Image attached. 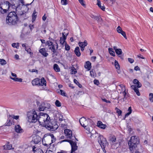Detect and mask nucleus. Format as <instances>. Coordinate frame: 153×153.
<instances>
[{"label": "nucleus", "mask_w": 153, "mask_h": 153, "mask_svg": "<svg viewBox=\"0 0 153 153\" xmlns=\"http://www.w3.org/2000/svg\"><path fill=\"white\" fill-rule=\"evenodd\" d=\"M46 45L48 46V49L51 50L53 56H54L55 55L57 56V55L56 53V50L58 49V46L57 43L54 44L52 42L49 40L47 41L46 42Z\"/></svg>", "instance_id": "obj_1"}, {"label": "nucleus", "mask_w": 153, "mask_h": 153, "mask_svg": "<svg viewBox=\"0 0 153 153\" xmlns=\"http://www.w3.org/2000/svg\"><path fill=\"white\" fill-rule=\"evenodd\" d=\"M18 20L17 15L14 11L10 12L6 19L7 23H10L12 25L15 24Z\"/></svg>", "instance_id": "obj_2"}, {"label": "nucleus", "mask_w": 153, "mask_h": 153, "mask_svg": "<svg viewBox=\"0 0 153 153\" xmlns=\"http://www.w3.org/2000/svg\"><path fill=\"white\" fill-rule=\"evenodd\" d=\"M0 4L2 6V7L4 8V10L6 12L8 11L9 9L11 7L14 9H16V10H17V9L18 7L17 6L18 5L17 4H16V3L11 2V3L9 2L8 1H5L4 3H1Z\"/></svg>", "instance_id": "obj_3"}, {"label": "nucleus", "mask_w": 153, "mask_h": 153, "mask_svg": "<svg viewBox=\"0 0 153 153\" xmlns=\"http://www.w3.org/2000/svg\"><path fill=\"white\" fill-rule=\"evenodd\" d=\"M38 121L40 123H44L45 125L50 120L48 115L46 113L40 112L38 114Z\"/></svg>", "instance_id": "obj_4"}, {"label": "nucleus", "mask_w": 153, "mask_h": 153, "mask_svg": "<svg viewBox=\"0 0 153 153\" xmlns=\"http://www.w3.org/2000/svg\"><path fill=\"white\" fill-rule=\"evenodd\" d=\"M38 114L34 110L29 111V123H35L38 121Z\"/></svg>", "instance_id": "obj_5"}, {"label": "nucleus", "mask_w": 153, "mask_h": 153, "mask_svg": "<svg viewBox=\"0 0 153 153\" xmlns=\"http://www.w3.org/2000/svg\"><path fill=\"white\" fill-rule=\"evenodd\" d=\"M49 130L54 131L56 130L58 127V126L56 121L53 120H49V122H47L45 125Z\"/></svg>", "instance_id": "obj_6"}, {"label": "nucleus", "mask_w": 153, "mask_h": 153, "mask_svg": "<svg viewBox=\"0 0 153 153\" xmlns=\"http://www.w3.org/2000/svg\"><path fill=\"white\" fill-rule=\"evenodd\" d=\"M32 83L33 85L39 86L44 85L45 86L46 85V82L43 77H42L41 79L36 78L32 80Z\"/></svg>", "instance_id": "obj_7"}, {"label": "nucleus", "mask_w": 153, "mask_h": 153, "mask_svg": "<svg viewBox=\"0 0 153 153\" xmlns=\"http://www.w3.org/2000/svg\"><path fill=\"white\" fill-rule=\"evenodd\" d=\"M98 142L102 149H104L107 145V142L105 138L102 135H100L97 138Z\"/></svg>", "instance_id": "obj_8"}, {"label": "nucleus", "mask_w": 153, "mask_h": 153, "mask_svg": "<svg viewBox=\"0 0 153 153\" xmlns=\"http://www.w3.org/2000/svg\"><path fill=\"white\" fill-rule=\"evenodd\" d=\"M51 105L48 103L43 102L39 105L38 109L40 111L47 110L50 108Z\"/></svg>", "instance_id": "obj_9"}, {"label": "nucleus", "mask_w": 153, "mask_h": 153, "mask_svg": "<svg viewBox=\"0 0 153 153\" xmlns=\"http://www.w3.org/2000/svg\"><path fill=\"white\" fill-rule=\"evenodd\" d=\"M128 142L137 146L139 143V141L138 138L136 136H132L131 137Z\"/></svg>", "instance_id": "obj_10"}, {"label": "nucleus", "mask_w": 153, "mask_h": 153, "mask_svg": "<svg viewBox=\"0 0 153 153\" xmlns=\"http://www.w3.org/2000/svg\"><path fill=\"white\" fill-rule=\"evenodd\" d=\"M79 121L82 126L85 129H86L87 130H89V129L87 128V126L86 125L87 121L85 118L84 117L81 118L79 119Z\"/></svg>", "instance_id": "obj_11"}, {"label": "nucleus", "mask_w": 153, "mask_h": 153, "mask_svg": "<svg viewBox=\"0 0 153 153\" xmlns=\"http://www.w3.org/2000/svg\"><path fill=\"white\" fill-rule=\"evenodd\" d=\"M70 143L71 147V153H73V152L77 149V146H76V143L72 141H71Z\"/></svg>", "instance_id": "obj_12"}, {"label": "nucleus", "mask_w": 153, "mask_h": 153, "mask_svg": "<svg viewBox=\"0 0 153 153\" xmlns=\"http://www.w3.org/2000/svg\"><path fill=\"white\" fill-rule=\"evenodd\" d=\"M78 45L80 48L81 51H83L84 50L85 47L87 45L88 43L86 40H85L83 42H79Z\"/></svg>", "instance_id": "obj_13"}, {"label": "nucleus", "mask_w": 153, "mask_h": 153, "mask_svg": "<svg viewBox=\"0 0 153 153\" xmlns=\"http://www.w3.org/2000/svg\"><path fill=\"white\" fill-rule=\"evenodd\" d=\"M11 75L12 76L14 77L13 78L10 76V78L12 79L14 81L16 82H22V79L21 78H18L17 77V75L16 74L13 73L12 72L11 73Z\"/></svg>", "instance_id": "obj_14"}, {"label": "nucleus", "mask_w": 153, "mask_h": 153, "mask_svg": "<svg viewBox=\"0 0 153 153\" xmlns=\"http://www.w3.org/2000/svg\"><path fill=\"white\" fill-rule=\"evenodd\" d=\"M64 133L68 138L71 139L72 135V131L70 129H66L64 130Z\"/></svg>", "instance_id": "obj_15"}, {"label": "nucleus", "mask_w": 153, "mask_h": 153, "mask_svg": "<svg viewBox=\"0 0 153 153\" xmlns=\"http://www.w3.org/2000/svg\"><path fill=\"white\" fill-rule=\"evenodd\" d=\"M128 144L130 152H134V150H135L136 148L137 147V146L129 142L128 143Z\"/></svg>", "instance_id": "obj_16"}, {"label": "nucleus", "mask_w": 153, "mask_h": 153, "mask_svg": "<svg viewBox=\"0 0 153 153\" xmlns=\"http://www.w3.org/2000/svg\"><path fill=\"white\" fill-rule=\"evenodd\" d=\"M39 52L44 57H47L48 55V53H47V51L45 48H43L40 49L39 50Z\"/></svg>", "instance_id": "obj_17"}, {"label": "nucleus", "mask_w": 153, "mask_h": 153, "mask_svg": "<svg viewBox=\"0 0 153 153\" xmlns=\"http://www.w3.org/2000/svg\"><path fill=\"white\" fill-rule=\"evenodd\" d=\"M11 116L9 115L8 116L7 120L5 123V126H10L12 124L13 119L11 118Z\"/></svg>", "instance_id": "obj_18"}, {"label": "nucleus", "mask_w": 153, "mask_h": 153, "mask_svg": "<svg viewBox=\"0 0 153 153\" xmlns=\"http://www.w3.org/2000/svg\"><path fill=\"white\" fill-rule=\"evenodd\" d=\"M15 130L16 132L18 133H22L23 132V129L19 125H17L15 126Z\"/></svg>", "instance_id": "obj_19"}, {"label": "nucleus", "mask_w": 153, "mask_h": 153, "mask_svg": "<svg viewBox=\"0 0 153 153\" xmlns=\"http://www.w3.org/2000/svg\"><path fill=\"white\" fill-rule=\"evenodd\" d=\"M120 86L123 89V90H124V91H123L122 92V94H123V95L124 96V98L123 99L124 100V99H126L128 97V95L126 94V88L125 86L123 85H120Z\"/></svg>", "instance_id": "obj_20"}, {"label": "nucleus", "mask_w": 153, "mask_h": 153, "mask_svg": "<svg viewBox=\"0 0 153 153\" xmlns=\"http://www.w3.org/2000/svg\"><path fill=\"white\" fill-rule=\"evenodd\" d=\"M41 137L39 136H36L33 139V142L35 144H37L41 140Z\"/></svg>", "instance_id": "obj_21"}, {"label": "nucleus", "mask_w": 153, "mask_h": 153, "mask_svg": "<svg viewBox=\"0 0 153 153\" xmlns=\"http://www.w3.org/2000/svg\"><path fill=\"white\" fill-rule=\"evenodd\" d=\"M97 126L102 129H105L106 127V125L105 124H103L102 122L100 121L97 122Z\"/></svg>", "instance_id": "obj_22"}, {"label": "nucleus", "mask_w": 153, "mask_h": 153, "mask_svg": "<svg viewBox=\"0 0 153 153\" xmlns=\"http://www.w3.org/2000/svg\"><path fill=\"white\" fill-rule=\"evenodd\" d=\"M131 88L134 91V92L136 93L137 96H139L140 95V93L138 89V88L136 87V86L135 85H132L131 86Z\"/></svg>", "instance_id": "obj_23"}, {"label": "nucleus", "mask_w": 153, "mask_h": 153, "mask_svg": "<svg viewBox=\"0 0 153 153\" xmlns=\"http://www.w3.org/2000/svg\"><path fill=\"white\" fill-rule=\"evenodd\" d=\"M133 82L134 84L136 85V87L140 88L141 87L142 84L137 79H134L133 80Z\"/></svg>", "instance_id": "obj_24"}, {"label": "nucleus", "mask_w": 153, "mask_h": 153, "mask_svg": "<svg viewBox=\"0 0 153 153\" xmlns=\"http://www.w3.org/2000/svg\"><path fill=\"white\" fill-rule=\"evenodd\" d=\"M74 52L76 56L79 57L81 55V53L80 52V49L78 47H76L74 51Z\"/></svg>", "instance_id": "obj_25"}, {"label": "nucleus", "mask_w": 153, "mask_h": 153, "mask_svg": "<svg viewBox=\"0 0 153 153\" xmlns=\"http://www.w3.org/2000/svg\"><path fill=\"white\" fill-rule=\"evenodd\" d=\"M97 4L98 6L103 11H105V7L104 5H101V2L100 0H97Z\"/></svg>", "instance_id": "obj_26"}, {"label": "nucleus", "mask_w": 153, "mask_h": 153, "mask_svg": "<svg viewBox=\"0 0 153 153\" xmlns=\"http://www.w3.org/2000/svg\"><path fill=\"white\" fill-rule=\"evenodd\" d=\"M85 67V68L88 69V70H90L91 67V63L89 61L86 62Z\"/></svg>", "instance_id": "obj_27"}, {"label": "nucleus", "mask_w": 153, "mask_h": 153, "mask_svg": "<svg viewBox=\"0 0 153 153\" xmlns=\"http://www.w3.org/2000/svg\"><path fill=\"white\" fill-rule=\"evenodd\" d=\"M12 145L9 144V143L8 142L7 145H5L3 146L4 149L10 150L12 149Z\"/></svg>", "instance_id": "obj_28"}, {"label": "nucleus", "mask_w": 153, "mask_h": 153, "mask_svg": "<svg viewBox=\"0 0 153 153\" xmlns=\"http://www.w3.org/2000/svg\"><path fill=\"white\" fill-rule=\"evenodd\" d=\"M115 1V0H107L105 1V3L107 4L109 6H111Z\"/></svg>", "instance_id": "obj_29"}, {"label": "nucleus", "mask_w": 153, "mask_h": 153, "mask_svg": "<svg viewBox=\"0 0 153 153\" xmlns=\"http://www.w3.org/2000/svg\"><path fill=\"white\" fill-rule=\"evenodd\" d=\"M53 69L56 72H59L60 71V68L58 65L56 64H55L54 65Z\"/></svg>", "instance_id": "obj_30"}, {"label": "nucleus", "mask_w": 153, "mask_h": 153, "mask_svg": "<svg viewBox=\"0 0 153 153\" xmlns=\"http://www.w3.org/2000/svg\"><path fill=\"white\" fill-rule=\"evenodd\" d=\"M108 51L110 55L113 56H115V53L113 51V49L111 48H109L108 49Z\"/></svg>", "instance_id": "obj_31"}, {"label": "nucleus", "mask_w": 153, "mask_h": 153, "mask_svg": "<svg viewBox=\"0 0 153 153\" xmlns=\"http://www.w3.org/2000/svg\"><path fill=\"white\" fill-rule=\"evenodd\" d=\"M128 112L126 113L125 114V117H128L131 113L132 111V109L131 107H130L128 108Z\"/></svg>", "instance_id": "obj_32"}, {"label": "nucleus", "mask_w": 153, "mask_h": 153, "mask_svg": "<svg viewBox=\"0 0 153 153\" xmlns=\"http://www.w3.org/2000/svg\"><path fill=\"white\" fill-rule=\"evenodd\" d=\"M116 137L113 135L112 136L110 139V141H111L113 143H115L116 142Z\"/></svg>", "instance_id": "obj_33"}, {"label": "nucleus", "mask_w": 153, "mask_h": 153, "mask_svg": "<svg viewBox=\"0 0 153 153\" xmlns=\"http://www.w3.org/2000/svg\"><path fill=\"white\" fill-rule=\"evenodd\" d=\"M36 13V11L35 10H34L33 13L32 14V22H33L36 20V15H35Z\"/></svg>", "instance_id": "obj_34"}, {"label": "nucleus", "mask_w": 153, "mask_h": 153, "mask_svg": "<svg viewBox=\"0 0 153 153\" xmlns=\"http://www.w3.org/2000/svg\"><path fill=\"white\" fill-rule=\"evenodd\" d=\"M115 110L116 111V112L117 113L118 116L121 115L122 113V111L121 110L117 108V107H116L115 108Z\"/></svg>", "instance_id": "obj_35"}, {"label": "nucleus", "mask_w": 153, "mask_h": 153, "mask_svg": "<svg viewBox=\"0 0 153 153\" xmlns=\"http://www.w3.org/2000/svg\"><path fill=\"white\" fill-rule=\"evenodd\" d=\"M116 51L115 52L117 54L119 57H120V56L122 54V51L120 49H118V50H116Z\"/></svg>", "instance_id": "obj_36"}, {"label": "nucleus", "mask_w": 153, "mask_h": 153, "mask_svg": "<svg viewBox=\"0 0 153 153\" xmlns=\"http://www.w3.org/2000/svg\"><path fill=\"white\" fill-rule=\"evenodd\" d=\"M74 82L80 88H81L82 87V85L79 83L78 81L76 79H74Z\"/></svg>", "instance_id": "obj_37"}, {"label": "nucleus", "mask_w": 153, "mask_h": 153, "mask_svg": "<svg viewBox=\"0 0 153 153\" xmlns=\"http://www.w3.org/2000/svg\"><path fill=\"white\" fill-rule=\"evenodd\" d=\"M149 99L151 102H153V94L150 93L149 94Z\"/></svg>", "instance_id": "obj_38"}, {"label": "nucleus", "mask_w": 153, "mask_h": 153, "mask_svg": "<svg viewBox=\"0 0 153 153\" xmlns=\"http://www.w3.org/2000/svg\"><path fill=\"white\" fill-rule=\"evenodd\" d=\"M7 62L4 59H0V64L2 65H4L6 64Z\"/></svg>", "instance_id": "obj_39"}, {"label": "nucleus", "mask_w": 153, "mask_h": 153, "mask_svg": "<svg viewBox=\"0 0 153 153\" xmlns=\"http://www.w3.org/2000/svg\"><path fill=\"white\" fill-rule=\"evenodd\" d=\"M19 44L18 43H13L12 44V46L14 48H18L19 47Z\"/></svg>", "instance_id": "obj_40"}, {"label": "nucleus", "mask_w": 153, "mask_h": 153, "mask_svg": "<svg viewBox=\"0 0 153 153\" xmlns=\"http://www.w3.org/2000/svg\"><path fill=\"white\" fill-rule=\"evenodd\" d=\"M5 11L4 10V9L2 7V6L0 4V13L4 14L6 13Z\"/></svg>", "instance_id": "obj_41"}, {"label": "nucleus", "mask_w": 153, "mask_h": 153, "mask_svg": "<svg viewBox=\"0 0 153 153\" xmlns=\"http://www.w3.org/2000/svg\"><path fill=\"white\" fill-rule=\"evenodd\" d=\"M50 136L51 138V143H53L55 142L56 141V138L54 137V136L53 134H50Z\"/></svg>", "instance_id": "obj_42"}, {"label": "nucleus", "mask_w": 153, "mask_h": 153, "mask_svg": "<svg viewBox=\"0 0 153 153\" xmlns=\"http://www.w3.org/2000/svg\"><path fill=\"white\" fill-rule=\"evenodd\" d=\"M115 66L116 69H119L120 68V66L118 62L116 61H115Z\"/></svg>", "instance_id": "obj_43"}, {"label": "nucleus", "mask_w": 153, "mask_h": 153, "mask_svg": "<svg viewBox=\"0 0 153 153\" xmlns=\"http://www.w3.org/2000/svg\"><path fill=\"white\" fill-rule=\"evenodd\" d=\"M55 103L57 107H60L61 106V103L58 100H56L55 102Z\"/></svg>", "instance_id": "obj_44"}, {"label": "nucleus", "mask_w": 153, "mask_h": 153, "mask_svg": "<svg viewBox=\"0 0 153 153\" xmlns=\"http://www.w3.org/2000/svg\"><path fill=\"white\" fill-rule=\"evenodd\" d=\"M117 30L118 33H120L123 31V30L120 26H118L117 28Z\"/></svg>", "instance_id": "obj_45"}, {"label": "nucleus", "mask_w": 153, "mask_h": 153, "mask_svg": "<svg viewBox=\"0 0 153 153\" xmlns=\"http://www.w3.org/2000/svg\"><path fill=\"white\" fill-rule=\"evenodd\" d=\"M61 3L64 5H66L68 4L67 0H61Z\"/></svg>", "instance_id": "obj_46"}, {"label": "nucleus", "mask_w": 153, "mask_h": 153, "mask_svg": "<svg viewBox=\"0 0 153 153\" xmlns=\"http://www.w3.org/2000/svg\"><path fill=\"white\" fill-rule=\"evenodd\" d=\"M70 46L68 45L66 43L65 44V50L66 51H69L70 49Z\"/></svg>", "instance_id": "obj_47"}, {"label": "nucleus", "mask_w": 153, "mask_h": 153, "mask_svg": "<svg viewBox=\"0 0 153 153\" xmlns=\"http://www.w3.org/2000/svg\"><path fill=\"white\" fill-rule=\"evenodd\" d=\"M66 39L62 38V37L60 38V43L61 44L63 45L65 42Z\"/></svg>", "instance_id": "obj_48"}, {"label": "nucleus", "mask_w": 153, "mask_h": 153, "mask_svg": "<svg viewBox=\"0 0 153 153\" xmlns=\"http://www.w3.org/2000/svg\"><path fill=\"white\" fill-rule=\"evenodd\" d=\"M34 153H43V152L41 149H37L36 152Z\"/></svg>", "instance_id": "obj_49"}, {"label": "nucleus", "mask_w": 153, "mask_h": 153, "mask_svg": "<svg viewBox=\"0 0 153 153\" xmlns=\"http://www.w3.org/2000/svg\"><path fill=\"white\" fill-rule=\"evenodd\" d=\"M95 19L98 22H99L101 21L102 20V19L101 17H100V16H97Z\"/></svg>", "instance_id": "obj_50"}, {"label": "nucleus", "mask_w": 153, "mask_h": 153, "mask_svg": "<svg viewBox=\"0 0 153 153\" xmlns=\"http://www.w3.org/2000/svg\"><path fill=\"white\" fill-rule=\"evenodd\" d=\"M59 91H61V93H60V94L63 96H66L65 93L63 90L59 89Z\"/></svg>", "instance_id": "obj_51"}, {"label": "nucleus", "mask_w": 153, "mask_h": 153, "mask_svg": "<svg viewBox=\"0 0 153 153\" xmlns=\"http://www.w3.org/2000/svg\"><path fill=\"white\" fill-rule=\"evenodd\" d=\"M19 117V116L18 115L17 116H14V115H13L12 116H11V118H13L14 119H15L16 120H18Z\"/></svg>", "instance_id": "obj_52"}, {"label": "nucleus", "mask_w": 153, "mask_h": 153, "mask_svg": "<svg viewBox=\"0 0 153 153\" xmlns=\"http://www.w3.org/2000/svg\"><path fill=\"white\" fill-rule=\"evenodd\" d=\"M120 33H121L126 39H127L126 34L124 31L123 30Z\"/></svg>", "instance_id": "obj_53"}, {"label": "nucleus", "mask_w": 153, "mask_h": 153, "mask_svg": "<svg viewBox=\"0 0 153 153\" xmlns=\"http://www.w3.org/2000/svg\"><path fill=\"white\" fill-rule=\"evenodd\" d=\"M32 151L33 152H35L36 151L37 149H36V147L35 146H32Z\"/></svg>", "instance_id": "obj_54"}, {"label": "nucleus", "mask_w": 153, "mask_h": 153, "mask_svg": "<svg viewBox=\"0 0 153 153\" xmlns=\"http://www.w3.org/2000/svg\"><path fill=\"white\" fill-rule=\"evenodd\" d=\"M90 74L92 77H94L95 76V74L92 70L90 71Z\"/></svg>", "instance_id": "obj_55"}, {"label": "nucleus", "mask_w": 153, "mask_h": 153, "mask_svg": "<svg viewBox=\"0 0 153 153\" xmlns=\"http://www.w3.org/2000/svg\"><path fill=\"white\" fill-rule=\"evenodd\" d=\"M128 62L130 63H132L134 62V59L131 58H128Z\"/></svg>", "instance_id": "obj_56"}, {"label": "nucleus", "mask_w": 153, "mask_h": 153, "mask_svg": "<svg viewBox=\"0 0 153 153\" xmlns=\"http://www.w3.org/2000/svg\"><path fill=\"white\" fill-rule=\"evenodd\" d=\"M102 101L105 102L106 103H111V102L110 101L108 100L102 98Z\"/></svg>", "instance_id": "obj_57"}, {"label": "nucleus", "mask_w": 153, "mask_h": 153, "mask_svg": "<svg viewBox=\"0 0 153 153\" xmlns=\"http://www.w3.org/2000/svg\"><path fill=\"white\" fill-rule=\"evenodd\" d=\"M94 83L98 85H99V81L98 80H96V79H95L94 81Z\"/></svg>", "instance_id": "obj_58"}, {"label": "nucleus", "mask_w": 153, "mask_h": 153, "mask_svg": "<svg viewBox=\"0 0 153 153\" xmlns=\"http://www.w3.org/2000/svg\"><path fill=\"white\" fill-rule=\"evenodd\" d=\"M71 140H61V141H60V143H61L62 142H69L70 143V142Z\"/></svg>", "instance_id": "obj_59"}, {"label": "nucleus", "mask_w": 153, "mask_h": 153, "mask_svg": "<svg viewBox=\"0 0 153 153\" xmlns=\"http://www.w3.org/2000/svg\"><path fill=\"white\" fill-rule=\"evenodd\" d=\"M79 2L82 5L84 6L85 5V4L83 3V0H78Z\"/></svg>", "instance_id": "obj_60"}, {"label": "nucleus", "mask_w": 153, "mask_h": 153, "mask_svg": "<svg viewBox=\"0 0 153 153\" xmlns=\"http://www.w3.org/2000/svg\"><path fill=\"white\" fill-rule=\"evenodd\" d=\"M75 70H72V71L71 72V74H75L76 73V69H74Z\"/></svg>", "instance_id": "obj_61"}, {"label": "nucleus", "mask_w": 153, "mask_h": 153, "mask_svg": "<svg viewBox=\"0 0 153 153\" xmlns=\"http://www.w3.org/2000/svg\"><path fill=\"white\" fill-rule=\"evenodd\" d=\"M96 58V56H93L91 57V60L93 62H94Z\"/></svg>", "instance_id": "obj_62"}, {"label": "nucleus", "mask_w": 153, "mask_h": 153, "mask_svg": "<svg viewBox=\"0 0 153 153\" xmlns=\"http://www.w3.org/2000/svg\"><path fill=\"white\" fill-rule=\"evenodd\" d=\"M134 69L136 71L140 70V68L138 66H136L134 67Z\"/></svg>", "instance_id": "obj_63"}, {"label": "nucleus", "mask_w": 153, "mask_h": 153, "mask_svg": "<svg viewBox=\"0 0 153 153\" xmlns=\"http://www.w3.org/2000/svg\"><path fill=\"white\" fill-rule=\"evenodd\" d=\"M57 153H68L67 151L61 150L59 152H58Z\"/></svg>", "instance_id": "obj_64"}]
</instances>
